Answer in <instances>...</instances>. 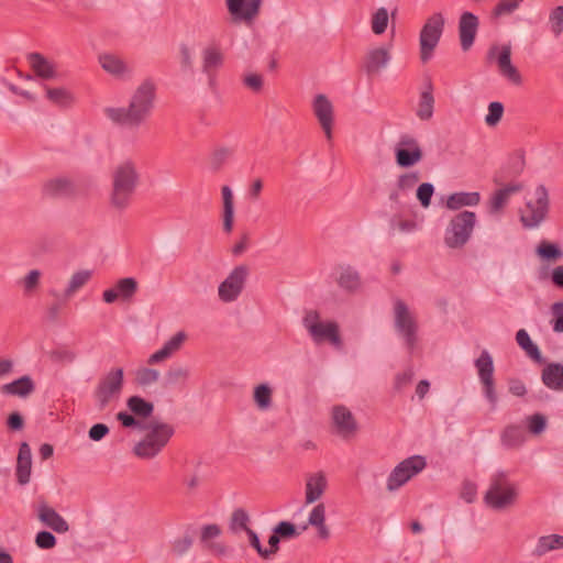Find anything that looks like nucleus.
<instances>
[{
    "instance_id": "obj_1",
    "label": "nucleus",
    "mask_w": 563,
    "mask_h": 563,
    "mask_svg": "<svg viewBox=\"0 0 563 563\" xmlns=\"http://www.w3.org/2000/svg\"><path fill=\"white\" fill-rule=\"evenodd\" d=\"M155 98L154 81L145 79L133 91L126 107H108L104 109V115L118 126L137 129L151 117Z\"/></svg>"
},
{
    "instance_id": "obj_2",
    "label": "nucleus",
    "mask_w": 563,
    "mask_h": 563,
    "mask_svg": "<svg viewBox=\"0 0 563 563\" xmlns=\"http://www.w3.org/2000/svg\"><path fill=\"white\" fill-rule=\"evenodd\" d=\"M140 181L136 163L124 159L112 170L111 205L120 210L128 208Z\"/></svg>"
},
{
    "instance_id": "obj_3",
    "label": "nucleus",
    "mask_w": 563,
    "mask_h": 563,
    "mask_svg": "<svg viewBox=\"0 0 563 563\" xmlns=\"http://www.w3.org/2000/svg\"><path fill=\"white\" fill-rule=\"evenodd\" d=\"M550 206V194L544 185L539 184L527 191L523 206L519 210L521 225L528 230L539 228L547 220Z\"/></svg>"
},
{
    "instance_id": "obj_4",
    "label": "nucleus",
    "mask_w": 563,
    "mask_h": 563,
    "mask_svg": "<svg viewBox=\"0 0 563 563\" xmlns=\"http://www.w3.org/2000/svg\"><path fill=\"white\" fill-rule=\"evenodd\" d=\"M142 430L145 431V434L134 445L133 453L137 457L145 460L158 455L175 433L172 424L156 420L145 423Z\"/></svg>"
},
{
    "instance_id": "obj_5",
    "label": "nucleus",
    "mask_w": 563,
    "mask_h": 563,
    "mask_svg": "<svg viewBox=\"0 0 563 563\" xmlns=\"http://www.w3.org/2000/svg\"><path fill=\"white\" fill-rule=\"evenodd\" d=\"M302 324L314 343L320 344L323 341H329L338 349L342 346L339 324L334 321H321L318 311H307L302 319Z\"/></svg>"
},
{
    "instance_id": "obj_6",
    "label": "nucleus",
    "mask_w": 563,
    "mask_h": 563,
    "mask_svg": "<svg viewBox=\"0 0 563 563\" xmlns=\"http://www.w3.org/2000/svg\"><path fill=\"white\" fill-rule=\"evenodd\" d=\"M476 216L472 211H462L450 221L444 233V243L450 249L464 246L471 238Z\"/></svg>"
},
{
    "instance_id": "obj_7",
    "label": "nucleus",
    "mask_w": 563,
    "mask_h": 563,
    "mask_svg": "<svg viewBox=\"0 0 563 563\" xmlns=\"http://www.w3.org/2000/svg\"><path fill=\"white\" fill-rule=\"evenodd\" d=\"M444 29V18L441 13L432 14L421 29L419 36L420 59L429 62L438 46Z\"/></svg>"
},
{
    "instance_id": "obj_8",
    "label": "nucleus",
    "mask_w": 563,
    "mask_h": 563,
    "mask_svg": "<svg viewBox=\"0 0 563 563\" xmlns=\"http://www.w3.org/2000/svg\"><path fill=\"white\" fill-rule=\"evenodd\" d=\"M427 461L421 455H412L398 463L387 477L386 488L389 492L398 490L413 476L422 472Z\"/></svg>"
},
{
    "instance_id": "obj_9",
    "label": "nucleus",
    "mask_w": 563,
    "mask_h": 563,
    "mask_svg": "<svg viewBox=\"0 0 563 563\" xmlns=\"http://www.w3.org/2000/svg\"><path fill=\"white\" fill-rule=\"evenodd\" d=\"M123 369L112 368L98 383L93 393L99 409H104L109 402L118 398L123 387Z\"/></svg>"
},
{
    "instance_id": "obj_10",
    "label": "nucleus",
    "mask_w": 563,
    "mask_h": 563,
    "mask_svg": "<svg viewBox=\"0 0 563 563\" xmlns=\"http://www.w3.org/2000/svg\"><path fill=\"white\" fill-rule=\"evenodd\" d=\"M394 314L397 332L404 338L407 347L412 350L417 341L418 329L415 317L409 311L407 305L400 299H397L394 303Z\"/></svg>"
},
{
    "instance_id": "obj_11",
    "label": "nucleus",
    "mask_w": 563,
    "mask_h": 563,
    "mask_svg": "<svg viewBox=\"0 0 563 563\" xmlns=\"http://www.w3.org/2000/svg\"><path fill=\"white\" fill-rule=\"evenodd\" d=\"M250 269L246 265L235 266L218 287V296L223 302H232L242 294Z\"/></svg>"
},
{
    "instance_id": "obj_12",
    "label": "nucleus",
    "mask_w": 563,
    "mask_h": 563,
    "mask_svg": "<svg viewBox=\"0 0 563 563\" xmlns=\"http://www.w3.org/2000/svg\"><path fill=\"white\" fill-rule=\"evenodd\" d=\"M519 498V485L505 473L495 474V510L512 508Z\"/></svg>"
},
{
    "instance_id": "obj_13",
    "label": "nucleus",
    "mask_w": 563,
    "mask_h": 563,
    "mask_svg": "<svg viewBox=\"0 0 563 563\" xmlns=\"http://www.w3.org/2000/svg\"><path fill=\"white\" fill-rule=\"evenodd\" d=\"M499 76L512 87H521L523 76L511 60V47L504 45L499 48L495 58Z\"/></svg>"
},
{
    "instance_id": "obj_14",
    "label": "nucleus",
    "mask_w": 563,
    "mask_h": 563,
    "mask_svg": "<svg viewBox=\"0 0 563 563\" xmlns=\"http://www.w3.org/2000/svg\"><path fill=\"white\" fill-rule=\"evenodd\" d=\"M522 190L523 184L518 180L495 184V218L505 214L510 208L514 198Z\"/></svg>"
},
{
    "instance_id": "obj_15",
    "label": "nucleus",
    "mask_w": 563,
    "mask_h": 563,
    "mask_svg": "<svg viewBox=\"0 0 563 563\" xmlns=\"http://www.w3.org/2000/svg\"><path fill=\"white\" fill-rule=\"evenodd\" d=\"M396 163L404 168L416 165L422 158V151L416 139L404 135L395 150Z\"/></svg>"
},
{
    "instance_id": "obj_16",
    "label": "nucleus",
    "mask_w": 563,
    "mask_h": 563,
    "mask_svg": "<svg viewBox=\"0 0 563 563\" xmlns=\"http://www.w3.org/2000/svg\"><path fill=\"white\" fill-rule=\"evenodd\" d=\"M332 422L335 432L343 439L352 438L357 430V423L353 413L342 405L332 408Z\"/></svg>"
},
{
    "instance_id": "obj_17",
    "label": "nucleus",
    "mask_w": 563,
    "mask_h": 563,
    "mask_svg": "<svg viewBox=\"0 0 563 563\" xmlns=\"http://www.w3.org/2000/svg\"><path fill=\"white\" fill-rule=\"evenodd\" d=\"M313 112L328 140L332 137L333 106L324 95L316 96Z\"/></svg>"
},
{
    "instance_id": "obj_18",
    "label": "nucleus",
    "mask_w": 563,
    "mask_h": 563,
    "mask_svg": "<svg viewBox=\"0 0 563 563\" xmlns=\"http://www.w3.org/2000/svg\"><path fill=\"white\" fill-rule=\"evenodd\" d=\"M202 58V71L209 77L210 81L214 79V76L219 68L222 67L224 62V54L217 43L207 45L201 52Z\"/></svg>"
},
{
    "instance_id": "obj_19",
    "label": "nucleus",
    "mask_w": 563,
    "mask_h": 563,
    "mask_svg": "<svg viewBox=\"0 0 563 563\" xmlns=\"http://www.w3.org/2000/svg\"><path fill=\"white\" fill-rule=\"evenodd\" d=\"M262 0H227V7L235 21H252L260 12Z\"/></svg>"
},
{
    "instance_id": "obj_20",
    "label": "nucleus",
    "mask_w": 563,
    "mask_h": 563,
    "mask_svg": "<svg viewBox=\"0 0 563 563\" xmlns=\"http://www.w3.org/2000/svg\"><path fill=\"white\" fill-rule=\"evenodd\" d=\"M478 24V18L472 12H463L461 14L459 21V35L463 51H468L473 45Z\"/></svg>"
},
{
    "instance_id": "obj_21",
    "label": "nucleus",
    "mask_w": 563,
    "mask_h": 563,
    "mask_svg": "<svg viewBox=\"0 0 563 563\" xmlns=\"http://www.w3.org/2000/svg\"><path fill=\"white\" fill-rule=\"evenodd\" d=\"M32 474V451L26 442H22L19 448L15 477L19 485L24 486L30 483Z\"/></svg>"
},
{
    "instance_id": "obj_22",
    "label": "nucleus",
    "mask_w": 563,
    "mask_h": 563,
    "mask_svg": "<svg viewBox=\"0 0 563 563\" xmlns=\"http://www.w3.org/2000/svg\"><path fill=\"white\" fill-rule=\"evenodd\" d=\"M35 391V383L29 375H23L10 383L0 386V394L3 396L19 397L26 399Z\"/></svg>"
},
{
    "instance_id": "obj_23",
    "label": "nucleus",
    "mask_w": 563,
    "mask_h": 563,
    "mask_svg": "<svg viewBox=\"0 0 563 563\" xmlns=\"http://www.w3.org/2000/svg\"><path fill=\"white\" fill-rule=\"evenodd\" d=\"M99 64L101 68L115 78H124L131 75L128 64L118 55L103 53L99 55Z\"/></svg>"
},
{
    "instance_id": "obj_24",
    "label": "nucleus",
    "mask_w": 563,
    "mask_h": 563,
    "mask_svg": "<svg viewBox=\"0 0 563 563\" xmlns=\"http://www.w3.org/2000/svg\"><path fill=\"white\" fill-rule=\"evenodd\" d=\"M475 366L484 385L486 397L493 399V360L488 351L482 352V355L475 362Z\"/></svg>"
},
{
    "instance_id": "obj_25",
    "label": "nucleus",
    "mask_w": 563,
    "mask_h": 563,
    "mask_svg": "<svg viewBox=\"0 0 563 563\" xmlns=\"http://www.w3.org/2000/svg\"><path fill=\"white\" fill-rule=\"evenodd\" d=\"M27 60L34 73L42 79H54L58 76L56 64L42 54L31 53Z\"/></svg>"
},
{
    "instance_id": "obj_26",
    "label": "nucleus",
    "mask_w": 563,
    "mask_h": 563,
    "mask_svg": "<svg viewBox=\"0 0 563 563\" xmlns=\"http://www.w3.org/2000/svg\"><path fill=\"white\" fill-rule=\"evenodd\" d=\"M185 340V332H177L168 341L165 342L162 349H159L148 357L147 363L150 365H153L169 358L174 353H176L181 347Z\"/></svg>"
},
{
    "instance_id": "obj_27",
    "label": "nucleus",
    "mask_w": 563,
    "mask_h": 563,
    "mask_svg": "<svg viewBox=\"0 0 563 563\" xmlns=\"http://www.w3.org/2000/svg\"><path fill=\"white\" fill-rule=\"evenodd\" d=\"M434 97L433 85L430 79H427L423 89L420 92L416 115L421 121H428L433 117Z\"/></svg>"
},
{
    "instance_id": "obj_28",
    "label": "nucleus",
    "mask_w": 563,
    "mask_h": 563,
    "mask_svg": "<svg viewBox=\"0 0 563 563\" xmlns=\"http://www.w3.org/2000/svg\"><path fill=\"white\" fill-rule=\"evenodd\" d=\"M534 253L540 263L554 264L563 258V250L556 242L541 240L536 249Z\"/></svg>"
},
{
    "instance_id": "obj_29",
    "label": "nucleus",
    "mask_w": 563,
    "mask_h": 563,
    "mask_svg": "<svg viewBox=\"0 0 563 563\" xmlns=\"http://www.w3.org/2000/svg\"><path fill=\"white\" fill-rule=\"evenodd\" d=\"M38 519L57 533L67 532L69 529L67 521L55 509L45 504L38 507Z\"/></svg>"
},
{
    "instance_id": "obj_30",
    "label": "nucleus",
    "mask_w": 563,
    "mask_h": 563,
    "mask_svg": "<svg viewBox=\"0 0 563 563\" xmlns=\"http://www.w3.org/2000/svg\"><path fill=\"white\" fill-rule=\"evenodd\" d=\"M389 49L386 47H378L371 49L364 62V67L367 74L378 73L386 67L390 60Z\"/></svg>"
},
{
    "instance_id": "obj_31",
    "label": "nucleus",
    "mask_w": 563,
    "mask_h": 563,
    "mask_svg": "<svg viewBox=\"0 0 563 563\" xmlns=\"http://www.w3.org/2000/svg\"><path fill=\"white\" fill-rule=\"evenodd\" d=\"M327 485V477L322 472L309 476L306 483V504H312L320 499Z\"/></svg>"
},
{
    "instance_id": "obj_32",
    "label": "nucleus",
    "mask_w": 563,
    "mask_h": 563,
    "mask_svg": "<svg viewBox=\"0 0 563 563\" xmlns=\"http://www.w3.org/2000/svg\"><path fill=\"white\" fill-rule=\"evenodd\" d=\"M222 196V221H223V231L225 233H231L234 224V197L232 189L225 185L221 188Z\"/></svg>"
},
{
    "instance_id": "obj_33",
    "label": "nucleus",
    "mask_w": 563,
    "mask_h": 563,
    "mask_svg": "<svg viewBox=\"0 0 563 563\" xmlns=\"http://www.w3.org/2000/svg\"><path fill=\"white\" fill-rule=\"evenodd\" d=\"M481 196L477 191H459L448 196L445 206L450 210H459L463 207L476 206Z\"/></svg>"
},
{
    "instance_id": "obj_34",
    "label": "nucleus",
    "mask_w": 563,
    "mask_h": 563,
    "mask_svg": "<svg viewBox=\"0 0 563 563\" xmlns=\"http://www.w3.org/2000/svg\"><path fill=\"white\" fill-rule=\"evenodd\" d=\"M74 191L73 183L65 177H56L43 185V192L48 197L69 196Z\"/></svg>"
},
{
    "instance_id": "obj_35",
    "label": "nucleus",
    "mask_w": 563,
    "mask_h": 563,
    "mask_svg": "<svg viewBox=\"0 0 563 563\" xmlns=\"http://www.w3.org/2000/svg\"><path fill=\"white\" fill-rule=\"evenodd\" d=\"M336 282L342 289L350 292L356 291L361 287L360 274L351 266L339 267Z\"/></svg>"
},
{
    "instance_id": "obj_36",
    "label": "nucleus",
    "mask_w": 563,
    "mask_h": 563,
    "mask_svg": "<svg viewBox=\"0 0 563 563\" xmlns=\"http://www.w3.org/2000/svg\"><path fill=\"white\" fill-rule=\"evenodd\" d=\"M563 549V536L547 534L538 538L533 553L537 556H543L551 551Z\"/></svg>"
},
{
    "instance_id": "obj_37",
    "label": "nucleus",
    "mask_w": 563,
    "mask_h": 563,
    "mask_svg": "<svg viewBox=\"0 0 563 563\" xmlns=\"http://www.w3.org/2000/svg\"><path fill=\"white\" fill-rule=\"evenodd\" d=\"M220 533L221 529L218 525H206L201 528L200 542L205 548L211 550L212 552L222 554L225 551L224 547L220 543L213 542V540L218 538Z\"/></svg>"
},
{
    "instance_id": "obj_38",
    "label": "nucleus",
    "mask_w": 563,
    "mask_h": 563,
    "mask_svg": "<svg viewBox=\"0 0 563 563\" xmlns=\"http://www.w3.org/2000/svg\"><path fill=\"white\" fill-rule=\"evenodd\" d=\"M542 380L551 389L563 390V366L551 364L543 369Z\"/></svg>"
},
{
    "instance_id": "obj_39",
    "label": "nucleus",
    "mask_w": 563,
    "mask_h": 563,
    "mask_svg": "<svg viewBox=\"0 0 563 563\" xmlns=\"http://www.w3.org/2000/svg\"><path fill=\"white\" fill-rule=\"evenodd\" d=\"M516 341L531 360L538 363L542 361V355L538 345L531 340L530 335L525 329H520L517 332Z\"/></svg>"
},
{
    "instance_id": "obj_40",
    "label": "nucleus",
    "mask_w": 563,
    "mask_h": 563,
    "mask_svg": "<svg viewBox=\"0 0 563 563\" xmlns=\"http://www.w3.org/2000/svg\"><path fill=\"white\" fill-rule=\"evenodd\" d=\"M234 148L229 146H219L213 150L209 158V166L212 172H219L233 158Z\"/></svg>"
},
{
    "instance_id": "obj_41",
    "label": "nucleus",
    "mask_w": 563,
    "mask_h": 563,
    "mask_svg": "<svg viewBox=\"0 0 563 563\" xmlns=\"http://www.w3.org/2000/svg\"><path fill=\"white\" fill-rule=\"evenodd\" d=\"M549 424L548 417L540 412L529 415L523 420L526 430L533 437H539L547 430Z\"/></svg>"
},
{
    "instance_id": "obj_42",
    "label": "nucleus",
    "mask_w": 563,
    "mask_h": 563,
    "mask_svg": "<svg viewBox=\"0 0 563 563\" xmlns=\"http://www.w3.org/2000/svg\"><path fill=\"white\" fill-rule=\"evenodd\" d=\"M126 406L134 416L140 418H148L154 411V405L140 396H131Z\"/></svg>"
},
{
    "instance_id": "obj_43",
    "label": "nucleus",
    "mask_w": 563,
    "mask_h": 563,
    "mask_svg": "<svg viewBox=\"0 0 563 563\" xmlns=\"http://www.w3.org/2000/svg\"><path fill=\"white\" fill-rule=\"evenodd\" d=\"M46 97L58 107H68L74 102L73 95L65 88H47Z\"/></svg>"
},
{
    "instance_id": "obj_44",
    "label": "nucleus",
    "mask_w": 563,
    "mask_h": 563,
    "mask_svg": "<svg viewBox=\"0 0 563 563\" xmlns=\"http://www.w3.org/2000/svg\"><path fill=\"white\" fill-rule=\"evenodd\" d=\"M548 27L553 37L559 38L563 33V5L554 7L549 13Z\"/></svg>"
},
{
    "instance_id": "obj_45",
    "label": "nucleus",
    "mask_w": 563,
    "mask_h": 563,
    "mask_svg": "<svg viewBox=\"0 0 563 563\" xmlns=\"http://www.w3.org/2000/svg\"><path fill=\"white\" fill-rule=\"evenodd\" d=\"M91 278V272L90 271H79L76 272L69 283L67 288L65 289V295L67 297L73 296L76 291H78L81 287H84L89 279Z\"/></svg>"
},
{
    "instance_id": "obj_46",
    "label": "nucleus",
    "mask_w": 563,
    "mask_h": 563,
    "mask_svg": "<svg viewBox=\"0 0 563 563\" xmlns=\"http://www.w3.org/2000/svg\"><path fill=\"white\" fill-rule=\"evenodd\" d=\"M254 401L261 410H266L272 406V389L267 384L255 387Z\"/></svg>"
},
{
    "instance_id": "obj_47",
    "label": "nucleus",
    "mask_w": 563,
    "mask_h": 563,
    "mask_svg": "<svg viewBox=\"0 0 563 563\" xmlns=\"http://www.w3.org/2000/svg\"><path fill=\"white\" fill-rule=\"evenodd\" d=\"M525 441L523 432L517 427H509L501 434V443L508 448L519 446Z\"/></svg>"
},
{
    "instance_id": "obj_48",
    "label": "nucleus",
    "mask_w": 563,
    "mask_h": 563,
    "mask_svg": "<svg viewBox=\"0 0 563 563\" xmlns=\"http://www.w3.org/2000/svg\"><path fill=\"white\" fill-rule=\"evenodd\" d=\"M114 287L121 299L129 300L137 290V282L133 277H125L118 280Z\"/></svg>"
},
{
    "instance_id": "obj_49",
    "label": "nucleus",
    "mask_w": 563,
    "mask_h": 563,
    "mask_svg": "<svg viewBox=\"0 0 563 563\" xmlns=\"http://www.w3.org/2000/svg\"><path fill=\"white\" fill-rule=\"evenodd\" d=\"M388 11L385 8L377 9L371 20L372 31L376 35L383 34L388 26Z\"/></svg>"
},
{
    "instance_id": "obj_50",
    "label": "nucleus",
    "mask_w": 563,
    "mask_h": 563,
    "mask_svg": "<svg viewBox=\"0 0 563 563\" xmlns=\"http://www.w3.org/2000/svg\"><path fill=\"white\" fill-rule=\"evenodd\" d=\"M159 379V372L150 367H141L135 372V380L140 386H150Z\"/></svg>"
},
{
    "instance_id": "obj_51",
    "label": "nucleus",
    "mask_w": 563,
    "mask_h": 563,
    "mask_svg": "<svg viewBox=\"0 0 563 563\" xmlns=\"http://www.w3.org/2000/svg\"><path fill=\"white\" fill-rule=\"evenodd\" d=\"M249 521H250V517L244 509H242V508L235 509L231 517L230 528L234 532L239 531V530H243L246 532L247 529H250L247 526Z\"/></svg>"
},
{
    "instance_id": "obj_52",
    "label": "nucleus",
    "mask_w": 563,
    "mask_h": 563,
    "mask_svg": "<svg viewBox=\"0 0 563 563\" xmlns=\"http://www.w3.org/2000/svg\"><path fill=\"white\" fill-rule=\"evenodd\" d=\"M190 375L188 368L183 366H173L166 373V383L168 385H176L179 383H186Z\"/></svg>"
},
{
    "instance_id": "obj_53",
    "label": "nucleus",
    "mask_w": 563,
    "mask_h": 563,
    "mask_svg": "<svg viewBox=\"0 0 563 563\" xmlns=\"http://www.w3.org/2000/svg\"><path fill=\"white\" fill-rule=\"evenodd\" d=\"M41 276L42 273L38 269H32L26 274V276L23 279L20 280L24 294L30 295L37 289Z\"/></svg>"
},
{
    "instance_id": "obj_54",
    "label": "nucleus",
    "mask_w": 563,
    "mask_h": 563,
    "mask_svg": "<svg viewBox=\"0 0 563 563\" xmlns=\"http://www.w3.org/2000/svg\"><path fill=\"white\" fill-rule=\"evenodd\" d=\"M433 192L434 187L430 183H423L418 187L417 198L423 208H428L430 206Z\"/></svg>"
},
{
    "instance_id": "obj_55",
    "label": "nucleus",
    "mask_w": 563,
    "mask_h": 563,
    "mask_svg": "<svg viewBox=\"0 0 563 563\" xmlns=\"http://www.w3.org/2000/svg\"><path fill=\"white\" fill-rule=\"evenodd\" d=\"M280 538L289 539L298 537L300 532L296 529L295 525L289 521H280L273 530Z\"/></svg>"
},
{
    "instance_id": "obj_56",
    "label": "nucleus",
    "mask_w": 563,
    "mask_h": 563,
    "mask_svg": "<svg viewBox=\"0 0 563 563\" xmlns=\"http://www.w3.org/2000/svg\"><path fill=\"white\" fill-rule=\"evenodd\" d=\"M522 0H500L495 7V16L508 15L512 13Z\"/></svg>"
},
{
    "instance_id": "obj_57",
    "label": "nucleus",
    "mask_w": 563,
    "mask_h": 563,
    "mask_svg": "<svg viewBox=\"0 0 563 563\" xmlns=\"http://www.w3.org/2000/svg\"><path fill=\"white\" fill-rule=\"evenodd\" d=\"M551 310L554 316V319L551 321L553 331L563 333V302L553 303Z\"/></svg>"
},
{
    "instance_id": "obj_58",
    "label": "nucleus",
    "mask_w": 563,
    "mask_h": 563,
    "mask_svg": "<svg viewBox=\"0 0 563 563\" xmlns=\"http://www.w3.org/2000/svg\"><path fill=\"white\" fill-rule=\"evenodd\" d=\"M35 544L40 549L48 550L55 547L56 538L48 531H41L35 537Z\"/></svg>"
},
{
    "instance_id": "obj_59",
    "label": "nucleus",
    "mask_w": 563,
    "mask_h": 563,
    "mask_svg": "<svg viewBox=\"0 0 563 563\" xmlns=\"http://www.w3.org/2000/svg\"><path fill=\"white\" fill-rule=\"evenodd\" d=\"M325 522V506L320 503L316 505L308 517V525L318 526Z\"/></svg>"
},
{
    "instance_id": "obj_60",
    "label": "nucleus",
    "mask_w": 563,
    "mask_h": 563,
    "mask_svg": "<svg viewBox=\"0 0 563 563\" xmlns=\"http://www.w3.org/2000/svg\"><path fill=\"white\" fill-rule=\"evenodd\" d=\"M390 225L391 230H398L402 233L413 232L418 227L415 220L409 219H393Z\"/></svg>"
},
{
    "instance_id": "obj_61",
    "label": "nucleus",
    "mask_w": 563,
    "mask_h": 563,
    "mask_svg": "<svg viewBox=\"0 0 563 563\" xmlns=\"http://www.w3.org/2000/svg\"><path fill=\"white\" fill-rule=\"evenodd\" d=\"M418 181V173H408L399 176L397 186L400 190H408L411 189Z\"/></svg>"
},
{
    "instance_id": "obj_62",
    "label": "nucleus",
    "mask_w": 563,
    "mask_h": 563,
    "mask_svg": "<svg viewBox=\"0 0 563 563\" xmlns=\"http://www.w3.org/2000/svg\"><path fill=\"white\" fill-rule=\"evenodd\" d=\"M243 84L254 92H258L263 88V76L258 74H247L243 78Z\"/></svg>"
},
{
    "instance_id": "obj_63",
    "label": "nucleus",
    "mask_w": 563,
    "mask_h": 563,
    "mask_svg": "<svg viewBox=\"0 0 563 563\" xmlns=\"http://www.w3.org/2000/svg\"><path fill=\"white\" fill-rule=\"evenodd\" d=\"M117 419L121 422V424L125 428H139L143 429L145 423H141L136 418L125 411H120L117 415Z\"/></svg>"
},
{
    "instance_id": "obj_64",
    "label": "nucleus",
    "mask_w": 563,
    "mask_h": 563,
    "mask_svg": "<svg viewBox=\"0 0 563 563\" xmlns=\"http://www.w3.org/2000/svg\"><path fill=\"white\" fill-rule=\"evenodd\" d=\"M109 433V428L104 423H96L89 430V438L92 441H100Z\"/></svg>"
}]
</instances>
